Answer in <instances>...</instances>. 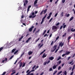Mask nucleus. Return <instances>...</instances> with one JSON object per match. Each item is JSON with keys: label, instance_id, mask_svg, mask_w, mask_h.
I'll return each instance as SVG.
<instances>
[{"label": "nucleus", "instance_id": "obj_39", "mask_svg": "<svg viewBox=\"0 0 75 75\" xmlns=\"http://www.w3.org/2000/svg\"><path fill=\"white\" fill-rule=\"evenodd\" d=\"M59 36H58L56 38V41H57V40H58L59 39Z\"/></svg>", "mask_w": 75, "mask_h": 75}, {"label": "nucleus", "instance_id": "obj_62", "mask_svg": "<svg viewBox=\"0 0 75 75\" xmlns=\"http://www.w3.org/2000/svg\"><path fill=\"white\" fill-rule=\"evenodd\" d=\"M52 12L50 13H49V16H51V15H52Z\"/></svg>", "mask_w": 75, "mask_h": 75}, {"label": "nucleus", "instance_id": "obj_36", "mask_svg": "<svg viewBox=\"0 0 75 75\" xmlns=\"http://www.w3.org/2000/svg\"><path fill=\"white\" fill-rule=\"evenodd\" d=\"M6 71H4L2 74H1V75H4L5 74H6Z\"/></svg>", "mask_w": 75, "mask_h": 75}, {"label": "nucleus", "instance_id": "obj_23", "mask_svg": "<svg viewBox=\"0 0 75 75\" xmlns=\"http://www.w3.org/2000/svg\"><path fill=\"white\" fill-rule=\"evenodd\" d=\"M44 19H42V21L41 22V23H40V24H42L43 23V22H44Z\"/></svg>", "mask_w": 75, "mask_h": 75}, {"label": "nucleus", "instance_id": "obj_59", "mask_svg": "<svg viewBox=\"0 0 75 75\" xmlns=\"http://www.w3.org/2000/svg\"><path fill=\"white\" fill-rule=\"evenodd\" d=\"M17 60H18V59H17L16 60V62H15L14 63V64H16V63L17 62Z\"/></svg>", "mask_w": 75, "mask_h": 75}, {"label": "nucleus", "instance_id": "obj_40", "mask_svg": "<svg viewBox=\"0 0 75 75\" xmlns=\"http://www.w3.org/2000/svg\"><path fill=\"white\" fill-rule=\"evenodd\" d=\"M15 73H16V71H14V72L12 73L11 74V75H14V74H15Z\"/></svg>", "mask_w": 75, "mask_h": 75}, {"label": "nucleus", "instance_id": "obj_8", "mask_svg": "<svg viewBox=\"0 0 75 75\" xmlns=\"http://www.w3.org/2000/svg\"><path fill=\"white\" fill-rule=\"evenodd\" d=\"M31 7V5L29 6H28V8L27 10V13H28V11H30V8Z\"/></svg>", "mask_w": 75, "mask_h": 75}, {"label": "nucleus", "instance_id": "obj_6", "mask_svg": "<svg viewBox=\"0 0 75 75\" xmlns=\"http://www.w3.org/2000/svg\"><path fill=\"white\" fill-rule=\"evenodd\" d=\"M64 45V43H62V42H60L59 44V46H61V47H62V46Z\"/></svg>", "mask_w": 75, "mask_h": 75}, {"label": "nucleus", "instance_id": "obj_30", "mask_svg": "<svg viewBox=\"0 0 75 75\" xmlns=\"http://www.w3.org/2000/svg\"><path fill=\"white\" fill-rule=\"evenodd\" d=\"M66 35H67V33H64V34L62 35V37H65V36H66Z\"/></svg>", "mask_w": 75, "mask_h": 75}, {"label": "nucleus", "instance_id": "obj_51", "mask_svg": "<svg viewBox=\"0 0 75 75\" xmlns=\"http://www.w3.org/2000/svg\"><path fill=\"white\" fill-rule=\"evenodd\" d=\"M65 1V0H62V2L63 3H64Z\"/></svg>", "mask_w": 75, "mask_h": 75}, {"label": "nucleus", "instance_id": "obj_41", "mask_svg": "<svg viewBox=\"0 0 75 75\" xmlns=\"http://www.w3.org/2000/svg\"><path fill=\"white\" fill-rule=\"evenodd\" d=\"M50 17H51V16H50L49 15L48 16V17H47V19H49L50 18Z\"/></svg>", "mask_w": 75, "mask_h": 75}, {"label": "nucleus", "instance_id": "obj_64", "mask_svg": "<svg viewBox=\"0 0 75 75\" xmlns=\"http://www.w3.org/2000/svg\"><path fill=\"white\" fill-rule=\"evenodd\" d=\"M73 74H74V72L72 71V72L71 73L70 75H73Z\"/></svg>", "mask_w": 75, "mask_h": 75}, {"label": "nucleus", "instance_id": "obj_33", "mask_svg": "<svg viewBox=\"0 0 75 75\" xmlns=\"http://www.w3.org/2000/svg\"><path fill=\"white\" fill-rule=\"evenodd\" d=\"M62 72V71H60V72H59L57 74V75H59L60 74H61Z\"/></svg>", "mask_w": 75, "mask_h": 75}, {"label": "nucleus", "instance_id": "obj_1", "mask_svg": "<svg viewBox=\"0 0 75 75\" xmlns=\"http://www.w3.org/2000/svg\"><path fill=\"white\" fill-rule=\"evenodd\" d=\"M35 13L34 12H33L31 13V15L29 16V18H35V17H36V15H35Z\"/></svg>", "mask_w": 75, "mask_h": 75}, {"label": "nucleus", "instance_id": "obj_35", "mask_svg": "<svg viewBox=\"0 0 75 75\" xmlns=\"http://www.w3.org/2000/svg\"><path fill=\"white\" fill-rule=\"evenodd\" d=\"M40 29H39L38 30V31H37L35 32V34H37V33H38V32H39V31H40Z\"/></svg>", "mask_w": 75, "mask_h": 75}, {"label": "nucleus", "instance_id": "obj_17", "mask_svg": "<svg viewBox=\"0 0 75 75\" xmlns=\"http://www.w3.org/2000/svg\"><path fill=\"white\" fill-rule=\"evenodd\" d=\"M71 31H72V32H75V29L74 30V28H72L71 29Z\"/></svg>", "mask_w": 75, "mask_h": 75}, {"label": "nucleus", "instance_id": "obj_54", "mask_svg": "<svg viewBox=\"0 0 75 75\" xmlns=\"http://www.w3.org/2000/svg\"><path fill=\"white\" fill-rule=\"evenodd\" d=\"M70 58H71V57H68V58H67V61H68V60H69V59H70Z\"/></svg>", "mask_w": 75, "mask_h": 75}, {"label": "nucleus", "instance_id": "obj_3", "mask_svg": "<svg viewBox=\"0 0 75 75\" xmlns=\"http://www.w3.org/2000/svg\"><path fill=\"white\" fill-rule=\"evenodd\" d=\"M69 54H70V52H67L66 53H65V54H64L63 55H62V56L63 57H64V56H65V55H69Z\"/></svg>", "mask_w": 75, "mask_h": 75}, {"label": "nucleus", "instance_id": "obj_56", "mask_svg": "<svg viewBox=\"0 0 75 75\" xmlns=\"http://www.w3.org/2000/svg\"><path fill=\"white\" fill-rule=\"evenodd\" d=\"M57 15H58V13H57L54 15L55 17H56L57 16Z\"/></svg>", "mask_w": 75, "mask_h": 75}, {"label": "nucleus", "instance_id": "obj_11", "mask_svg": "<svg viewBox=\"0 0 75 75\" xmlns=\"http://www.w3.org/2000/svg\"><path fill=\"white\" fill-rule=\"evenodd\" d=\"M47 56V54H45V53H44L43 54V55L42 57V58H45V57H46Z\"/></svg>", "mask_w": 75, "mask_h": 75}, {"label": "nucleus", "instance_id": "obj_24", "mask_svg": "<svg viewBox=\"0 0 75 75\" xmlns=\"http://www.w3.org/2000/svg\"><path fill=\"white\" fill-rule=\"evenodd\" d=\"M64 75H67V71H65L64 72Z\"/></svg>", "mask_w": 75, "mask_h": 75}, {"label": "nucleus", "instance_id": "obj_9", "mask_svg": "<svg viewBox=\"0 0 75 75\" xmlns=\"http://www.w3.org/2000/svg\"><path fill=\"white\" fill-rule=\"evenodd\" d=\"M7 61V58H5V59H4L2 61V63H4V62Z\"/></svg>", "mask_w": 75, "mask_h": 75}, {"label": "nucleus", "instance_id": "obj_49", "mask_svg": "<svg viewBox=\"0 0 75 75\" xmlns=\"http://www.w3.org/2000/svg\"><path fill=\"white\" fill-rule=\"evenodd\" d=\"M3 47H1L0 48V52L2 50H3Z\"/></svg>", "mask_w": 75, "mask_h": 75}, {"label": "nucleus", "instance_id": "obj_29", "mask_svg": "<svg viewBox=\"0 0 75 75\" xmlns=\"http://www.w3.org/2000/svg\"><path fill=\"white\" fill-rule=\"evenodd\" d=\"M47 9H46L44 11V14H45V13H46L47 12Z\"/></svg>", "mask_w": 75, "mask_h": 75}, {"label": "nucleus", "instance_id": "obj_4", "mask_svg": "<svg viewBox=\"0 0 75 75\" xmlns=\"http://www.w3.org/2000/svg\"><path fill=\"white\" fill-rule=\"evenodd\" d=\"M38 1V0H35V2H34V7H37V2Z\"/></svg>", "mask_w": 75, "mask_h": 75}, {"label": "nucleus", "instance_id": "obj_20", "mask_svg": "<svg viewBox=\"0 0 75 75\" xmlns=\"http://www.w3.org/2000/svg\"><path fill=\"white\" fill-rule=\"evenodd\" d=\"M61 17H63L64 16V12H62L60 14Z\"/></svg>", "mask_w": 75, "mask_h": 75}, {"label": "nucleus", "instance_id": "obj_13", "mask_svg": "<svg viewBox=\"0 0 75 75\" xmlns=\"http://www.w3.org/2000/svg\"><path fill=\"white\" fill-rule=\"evenodd\" d=\"M49 59L50 60H51V61H52L54 59V57H50L49 58Z\"/></svg>", "mask_w": 75, "mask_h": 75}, {"label": "nucleus", "instance_id": "obj_61", "mask_svg": "<svg viewBox=\"0 0 75 75\" xmlns=\"http://www.w3.org/2000/svg\"><path fill=\"white\" fill-rule=\"evenodd\" d=\"M35 30H36V28H35V29L34 30L33 32V33H34V32L35 31Z\"/></svg>", "mask_w": 75, "mask_h": 75}, {"label": "nucleus", "instance_id": "obj_32", "mask_svg": "<svg viewBox=\"0 0 75 75\" xmlns=\"http://www.w3.org/2000/svg\"><path fill=\"white\" fill-rule=\"evenodd\" d=\"M25 65V63L23 62V64L22 66V67L23 68V67H24Z\"/></svg>", "mask_w": 75, "mask_h": 75}, {"label": "nucleus", "instance_id": "obj_18", "mask_svg": "<svg viewBox=\"0 0 75 75\" xmlns=\"http://www.w3.org/2000/svg\"><path fill=\"white\" fill-rule=\"evenodd\" d=\"M73 19H74V17L72 16L70 19L69 21H72V20H73Z\"/></svg>", "mask_w": 75, "mask_h": 75}, {"label": "nucleus", "instance_id": "obj_53", "mask_svg": "<svg viewBox=\"0 0 75 75\" xmlns=\"http://www.w3.org/2000/svg\"><path fill=\"white\" fill-rule=\"evenodd\" d=\"M42 46H43V43L39 47V48H40L41 47H42Z\"/></svg>", "mask_w": 75, "mask_h": 75}, {"label": "nucleus", "instance_id": "obj_26", "mask_svg": "<svg viewBox=\"0 0 75 75\" xmlns=\"http://www.w3.org/2000/svg\"><path fill=\"white\" fill-rule=\"evenodd\" d=\"M47 14H46L45 16L43 17V18H42L43 19H44L47 17Z\"/></svg>", "mask_w": 75, "mask_h": 75}, {"label": "nucleus", "instance_id": "obj_44", "mask_svg": "<svg viewBox=\"0 0 75 75\" xmlns=\"http://www.w3.org/2000/svg\"><path fill=\"white\" fill-rule=\"evenodd\" d=\"M58 50H59V49H56L55 52V53H57V51H58Z\"/></svg>", "mask_w": 75, "mask_h": 75}, {"label": "nucleus", "instance_id": "obj_22", "mask_svg": "<svg viewBox=\"0 0 75 75\" xmlns=\"http://www.w3.org/2000/svg\"><path fill=\"white\" fill-rule=\"evenodd\" d=\"M67 13H66L65 14V16H66L67 17H68L70 16V14H68L67 15Z\"/></svg>", "mask_w": 75, "mask_h": 75}, {"label": "nucleus", "instance_id": "obj_2", "mask_svg": "<svg viewBox=\"0 0 75 75\" xmlns=\"http://www.w3.org/2000/svg\"><path fill=\"white\" fill-rule=\"evenodd\" d=\"M57 45H55V46H54V47H53V49H54L53 50H51V52H54L55 50L57 49Z\"/></svg>", "mask_w": 75, "mask_h": 75}, {"label": "nucleus", "instance_id": "obj_47", "mask_svg": "<svg viewBox=\"0 0 75 75\" xmlns=\"http://www.w3.org/2000/svg\"><path fill=\"white\" fill-rule=\"evenodd\" d=\"M52 19H53V18H51L49 20V22H51V21H52Z\"/></svg>", "mask_w": 75, "mask_h": 75}, {"label": "nucleus", "instance_id": "obj_52", "mask_svg": "<svg viewBox=\"0 0 75 75\" xmlns=\"http://www.w3.org/2000/svg\"><path fill=\"white\" fill-rule=\"evenodd\" d=\"M49 71H53V70H52V68H50L49 69Z\"/></svg>", "mask_w": 75, "mask_h": 75}, {"label": "nucleus", "instance_id": "obj_58", "mask_svg": "<svg viewBox=\"0 0 75 75\" xmlns=\"http://www.w3.org/2000/svg\"><path fill=\"white\" fill-rule=\"evenodd\" d=\"M62 27H63V26L62 25L61 26L60 28V30H61L62 28Z\"/></svg>", "mask_w": 75, "mask_h": 75}, {"label": "nucleus", "instance_id": "obj_50", "mask_svg": "<svg viewBox=\"0 0 75 75\" xmlns=\"http://www.w3.org/2000/svg\"><path fill=\"white\" fill-rule=\"evenodd\" d=\"M59 25V23L58 22L57 23L56 25V26H57V25Z\"/></svg>", "mask_w": 75, "mask_h": 75}, {"label": "nucleus", "instance_id": "obj_21", "mask_svg": "<svg viewBox=\"0 0 75 75\" xmlns=\"http://www.w3.org/2000/svg\"><path fill=\"white\" fill-rule=\"evenodd\" d=\"M18 52V50H16L14 53V54L15 55L16 54H17V53Z\"/></svg>", "mask_w": 75, "mask_h": 75}, {"label": "nucleus", "instance_id": "obj_46", "mask_svg": "<svg viewBox=\"0 0 75 75\" xmlns=\"http://www.w3.org/2000/svg\"><path fill=\"white\" fill-rule=\"evenodd\" d=\"M43 12H44V10H43L41 11V12L40 13V15H42V14L43 13Z\"/></svg>", "mask_w": 75, "mask_h": 75}, {"label": "nucleus", "instance_id": "obj_7", "mask_svg": "<svg viewBox=\"0 0 75 75\" xmlns=\"http://www.w3.org/2000/svg\"><path fill=\"white\" fill-rule=\"evenodd\" d=\"M34 27L33 26H32L30 28H29V31L31 32L32 31V30H33V28Z\"/></svg>", "mask_w": 75, "mask_h": 75}, {"label": "nucleus", "instance_id": "obj_57", "mask_svg": "<svg viewBox=\"0 0 75 75\" xmlns=\"http://www.w3.org/2000/svg\"><path fill=\"white\" fill-rule=\"evenodd\" d=\"M46 64H47V62H45L44 63L43 65H46Z\"/></svg>", "mask_w": 75, "mask_h": 75}, {"label": "nucleus", "instance_id": "obj_15", "mask_svg": "<svg viewBox=\"0 0 75 75\" xmlns=\"http://www.w3.org/2000/svg\"><path fill=\"white\" fill-rule=\"evenodd\" d=\"M33 54V52H31V51H29L28 52V55H31V54Z\"/></svg>", "mask_w": 75, "mask_h": 75}, {"label": "nucleus", "instance_id": "obj_43", "mask_svg": "<svg viewBox=\"0 0 75 75\" xmlns=\"http://www.w3.org/2000/svg\"><path fill=\"white\" fill-rule=\"evenodd\" d=\"M61 66H59L58 67V70H60V69H61Z\"/></svg>", "mask_w": 75, "mask_h": 75}, {"label": "nucleus", "instance_id": "obj_12", "mask_svg": "<svg viewBox=\"0 0 75 75\" xmlns=\"http://www.w3.org/2000/svg\"><path fill=\"white\" fill-rule=\"evenodd\" d=\"M31 39V38L30 37L29 38H28V39L26 40V43H28V42H29V41Z\"/></svg>", "mask_w": 75, "mask_h": 75}, {"label": "nucleus", "instance_id": "obj_5", "mask_svg": "<svg viewBox=\"0 0 75 75\" xmlns=\"http://www.w3.org/2000/svg\"><path fill=\"white\" fill-rule=\"evenodd\" d=\"M52 30H57V27L55 26H53L52 27Z\"/></svg>", "mask_w": 75, "mask_h": 75}, {"label": "nucleus", "instance_id": "obj_31", "mask_svg": "<svg viewBox=\"0 0 75 75\" xmlns=\"http://www.w3.org/2000/svg\"><path fill=\"white\" fill-rule=\"evenodd\" d=\"M57 72V71L56 70L54 71V72L53 74V75H55L56 73Z\"/></svg>", "mask_w": 75, "mask_h": 75}, {"label": "nucleus", "instance_id": "obj_37", "mask_svg": "<svg viewBox=\"0 0 75 75\" xmlns=\"http://www.w3.org/2000/svg\"><path fill=\"white\" fill-rule=\"evenodd\" d=\"M71 38V36L69 37L67 39V40H70Z\"/></svg>", "mask_w": 75, "mask_h": 75}, {"label": "nucleus", "instance_id": "obj_14", "mask_svg": "<svg viewBox=\"0 0 75 75\" xmlns=\"http://www.w3.org/2000/svg\"><path fill=\"white\" fill-rule=\"evenodd\" d=\"M57 66V64L56 65H54L52 67L53 69H56Z\"/></svg>", "mask_w": 75, "mask_h": 75}, {"label": "nucleus", "instance_id": "obj_28", "mask_svg": "<svg viewBox=\"0 0 75 75\" xmlns=\"http://www.w3.org/2000/svg\"><path fill=\"white\" fill-rule=\"evenodd\" d=\"M47 14H46L45 16L43 17V18H42L43 19H44L47 17Z\"/></svg>", "mask_w": 75, "mask_h": 75}, {"label": "nucleus", "instance_id": "obj_42", "mask_svg": "<svg viewBox=\"0 0 75 75\" xmlns=\"http://www.w3.org/2000/svg\"><path fill=\"white\" fill-rule=\"evenodd\" d=\"M40 40V38H38V39L37 40H35V42H37L38 40Z\"/></svg>", "mask_w": 75, "mask_h": 75}, {"label": "nucleus", "instance_id": "obj_60", "mask_svg": "<svg viewBox=\"0 0 75 75\" xmlns=\"http://www.w3.org/2000/svg\"><path fill=\"white\" fill-rule=\"evenodd\" d=\"M50 60H48L47 61V64H49V63H50Z\"/></svg>", "mask_w": 75, "mask_h": 75}, {"label": "nucleus", "instance_id": "obj_45", "mask_svg": "<svg viewBox=\"0 0 75 75\" xmlns=\"http://www.w3.org/2000/svg\"><path fill=\"white\" fill-rule=\"evenodd\" d=\"M66 26H67V25H64L63 26V29H64V28H65V27H66Z\"/></svg>", "mask_w": 75, "mask_h": 75}, {"label": "nucleus", "instance_id": "obj_38", "mask_svg": "<svg viewBox=\"0 0 75 75\" xmlns=\"http://www.w3.org/2000/svg\"><path fill=\"white\" fill-rule=\"evenodd\" d=\"M61 59V56H59L57 59V61H59Z\"/></svg>", "mask_w": 75, "mask_h": 75}, {"label": "nucleus", "instance_id": "obj_25", "mask_svg": "<svg viewBox=\"0 0 75 75\" xmlns=\"http://www.w3.org/2000/svg\"><path fill=\"white\" fill-rule=\"evenodd\" d=\"M75 65H74L72 69V71H74V69H75Z\"/></svg>", "mask_w": 75, "mask_h": 75}, {"label": "nucleus", "instance_id": "obj_63", "mask_svg": "<svg viewBox=\"0 0 75 75\" xmlns=\"http://www.w3.org/2000/svg\"><path fill=\"white\" fill-rule=\"evenodd\" d=\"M13 56H11V57L10 58V59H11L13 58Z\"/></svg>", "mask_w": 75, "mask_h": 75}, {"label": "nucleus", "instance_id": "obj_48", "mask_svg": "<svg viewBox=\"0 0 75 75\" xmlns=\"http://www.w3.org/2000/svg\"><path fill=\"white\" fill-rule=\"evenodd\" d=\"M74 62V60H72L71 62H70V63H69V64H71V63H72V62Z\"/></svg>", "mask_w": 75, "mask_h": 75}, {"label": "nucleus", "instance_id": "obj_16", "mask_svg": "<svg viewBox=\"0 0 75 75\" xmlns=\"http://www.w3.org/2000/svg\"><path fill=\"white\" fill-rule=\"evenodd\" d=\"M16 48H14L11 51V53H13V52H14L15 51H16Z\"/></svg>", "mask_w": 75, "mask_h": 75}, {"label": "nucleus", "instance_id": "obj_27", "mask_svg": "<svg viewBox=\"0 0 75 75\" xmlns=\"http://www.w3.org/2000/svg\"><path fill=\"white\" fill-rule=\"evenodd\" d=\"M47 14H46L45 16L43 17V18H42L43 19H44L47 17Z\"/></svg>", "mask_w": 75, "mask_h": 75}, {"label": "nucleus", "instance_id": "obj_19", "mask_svg": "<svg viewBox=\"0 0 75 75\" xmlns=\"http://www.w3.org/2000/svg\"><path fill=\"white\" fill-rule=\"evenodd\" d=\"M22 65H23V63L22 62H21L20 64L19 67L20 68H21V67H22Z\"/></svg>", "mask_w": 75, "mask_h": 75}, {"label": "nucleus", "instance_id": "obj_55", "mask_svg": "<svg viewBox=\"0 0 75 75\" xmlns=\"http://www.w3.org/2000/svg\"><path fill=\"white\" fill-rule=\"evenodd\" d=\"M47 34H46L44 35V37H47Z\"/></svg>", "mask_w": 75, "mask_h": 75}, {"label": "nucleus", "instance_id": "obj_34", "mask_svg": "<svg viewBox=\"0 0 75 75\" xmlns=\"http://www.w3.org/2000/svg\"><path fill=\"white\" fill-rule=\"evenodd\" d=\"M71 28H68L67 29V31L69 32V33L70 32V31H71Z\"/></svg>", "mask_w": 75, "mask_h": 75}, {"label": "nucleus", "instance_id": "obj_10", "mask_svg": "<svg viewBox=\"0 0 75 75\" xmlns=\"http://www.w3.org/2000/svg\"><path fill=\"white\" fill-rule=\"evenodd\" d=\"M28 3V1L25 0L23 4L24 6H25L26 4H27Z\"/></svg>", "mask_w": 75, "mask_h": 75}]
</instances>
